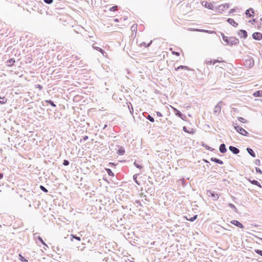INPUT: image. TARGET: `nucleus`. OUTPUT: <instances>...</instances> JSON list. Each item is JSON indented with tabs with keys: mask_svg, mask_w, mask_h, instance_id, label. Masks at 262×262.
Listing matches in <instances>:
<instances>
[{
	"mask_svg": "<svg viewBox=\"0 0 262 262\" xmlns=\"http://www.w3.org/2000/svg\"><path fill=\"white\" fill-rule=\"evenodd\" d=\"M236 130L240 134L247 136L248 135V133L247 131H246L245 129H244L243 127L239 125L235 126L234 127Z\"/></svg>",
	"mask_w": 262,
	"mask_h": 262,
	"instance_id": "f257e3e1",
	"label": "nucleus"
},
{
	"mask_svg": "<svg viewBox=\"0 0 262 262\" xmlns=\"http://www.w3.org/2000/svg\"><path fill=\"white\" fill-rule=\"evenodd\" d=\"M253 38L255 40H262V34L259 32H254L252 34Z\"/></svg>",
	"mask_w": 262,
	"mask_h": 262,
	"instance_id": "f03ea898",
	"label": "nucleus"
},
{
	"mask_svg": "<svg viewBox=\"0 0 262 262\" xmlns=\"http://www.w3.org/2000/svg\"><path fill=\"white\" fill-rule=\"evenodd\" d=\"M254 60L251 58H249L246 60L245 66L247 67L248 68H250L254 66Z\"/></svg>",
	"mask_w": 262,
	"mask_h": 262,
	"instance_id": "7ed1b4c3",
	"label": "nucleus"
},
{
	"mask_svg": "<svg viewBox=\"0 0 262 262\" xmlns=\"http://www.w3.org/2000/svg\"><path fill=\"white\" fill-rule=\"evenodd\" d=\"M207 194H210L214 200H217L219 198L218 194L213 191L208 190Z\"/></svg>",
	"mask_w": 262,
	"mask_h": 262,
	"instance_id": "20e7f679",
	"label": "nucleus"
},
{
	"mask_svg": "<svg viewBox=\"0 0 262 262\" xmlns=\"http://www.w3.org/2000/svg\"><path fill=\"white\" fill-rule=\"evenodd\" d=\"M230 223L232 224H233V225H235V226H237V227H239L240 228H244V226H243V224L242 223H241L239 222H238V221L232 220V221H231L230 222Z\"/></svg>",
	"mask_w": 262,
	"mask_h": 262,
	"instance_id": "39448f33",
	"label": "nucleus"
},
{
	"mask_svg": "<svg viewBox=\"0 0 262 262\" xmlns=\"http://www.w3.org/2000/svg\"><path fill=\"white\" fill-rule=\"evenodd\" d=\"M254 13V11L252 8H249V9L247 10L246 11V15L248 17H251L253 16V14Z\"/></svg>",
	"mask_w": 262,
	"mask_h": 262,
	"instance_id": "423d86ee",
	"label": "nucleus"
},
{
	"mask_svg": "<svg viewBox=\"0 0 262 262\" xmlns=\"http://www.w3.org/2000/svg\"><path fill=\"white\" fill-rule=\"evenodd\" d=\"M203 5L206 8H207L208 9L211 10H212L214 8L213 5L212 4L208 3L207 2H204L203 3Z\"/></svg>",
	"mask_w": 262,
	"mask_h": 262,
	"instance_id": "0eeeda50",
	"label": "nucleus"
},
{
	"mask_svg": "<svg viewBox=\"0 0 262 262\" xmlns=\"http://www.w3.org/2000/svg\"><path fill=\"white\" fill-rule=\"evenodd\" d=\"M227 21L230 25H231L232 26H234L235 27H236L238 26V24L236 22H235L234 20V19H232V18H228V20H227Z\"/></svg>",
	"mask_w": 262,
	"mask_h": 262,
	"instance_id": "6e6552de",
	"label": "nucleus"
},
{
	"mask_svg": "<svg viewBox=\"0 0 262 262\" xmlns=\"http://www.w3.org/2000/svg\"><path fill=\"white\" fill-rule=\"evenodd\" d=\"M229 149L230 150V151H231L232 152H233L235 154H237L239 152V149L238 148H237L236 147H234V146H230L229 147Z\"/></svg>",
	"mask_w": 262,
	"mask_h": 262,
	"instance_id": "1a4fd4ad",
	"label": "nucleus"
},
{
	"mask_svg": "<svg viewBox=\"0 0 262 262\" xmlns=\"http://www.w3.org/2000/svg\"><path fill=\"white\" fill-rule=\"evenodd\" d=\"M194 31H198V32H206L209 34H213L215 33L214 31H210V30H206L204 29H194Z\"/></svg>",
	"mask_w": 262,
	"mask_h": 262,
	"instance_id": "9d476101",
	"label": "nucleus"
},
{
	"mask_svg": "<svg viewBox=\"0 0 262 262\" xmlns=\"http://www.w3.org/2000/svg\"><path fill=\"white\" fill-rule=\"evenodd\" d=\"M253 96L255 97H262V90L257 91L253 94Z\"/></svg>",
	"mask_w": 262,
	"mask_h": 262,
	"instance_id": "9b49d317",
	"label": "nucleus"
},
{
	"mask_svg": "<svg viewBox=\"0 0 262 262\" xmlns=\"http://www.w3.org/2000/svg\"><path fill=\"white\" fill-rule=\"evenodd\" d=\"M8 66L10 67L13 66L15 63V60L14 58H11L7 61Z\"/></svg>",
	"mask_w": 262,
	"mask_h": 262,
	"instance_id": "f8f14e48",
	"label": "nucleus"
},
{
	"mask_svg": "<svg viewBox=\"0 0 262 262\" xmlns=\"http://www.w3.org/2000/svg\"><path fill=\"white\" fill-rule=\"evenodd\" d=\"M226 148L224 144H222L220 146V151L222 153H225L226 151Z\"/></svg>",
	"mask_w": 262,
	"mask_h": 262,
	"instance_id": "ddd939ff",
	"label": "nucleus"
},
{
	"mask_svg": "<svg viewBox=\"0 0 262 262\" xmlns=\"http://www.w3.org/2000/svg\"><path fill=\"white\" fill-rule=\"evenodd\" d=\"M7 102V99L5 97H1L0 96V104H6Z\"/></svg>",
	"mask_w": 262,
	"mask_h": 262,
	"instance_id": "4468645a",
	"label": "nucleus"
},
{
	"mask_svg": "<svg viewBox=\"0 0 262 262\" xmlns=\"http://www.w3.org/2000/svg\"><path fill=\"white\" fill-rule=\"evenodd\" d=\"M249 181L251 183H252V184H253V185H256V186H258L259 187H261V185L260 184V183H259L258 181H256V180H249Z\"/></svg>",
	"mask_w": 262,
	"mask_h": 262,
	"instance_id": "2eb2a0df",
	"label": "nucleus"
},
{
	"mask_svg": "<svg viewBox=\"0 0 262 262\" xmlns=\"http://www.w3.org/2000/svg\"><path fill=\"white\" fill-rule=\"evenodd\" d=\"M179 69H184L185 70H189V69L188 67L185 66H180L177 68L175 69L176 71H178Z\"/></svg>",
	"mask_w": 262,
	"mask_h": 262,
	"instance_id": "dca6fc26",
	"label": "nucleus"
},
{
	"mask_svg": "<svg viewBox=\"0 0 262 262\" xmlns=\"http://www.w3.org/2000/svg\"><path fill=\"white\" fill-rule=\"evenodd\" d=\"M247 150L250 155H251L253 157H255V154L251 148H248Z\"/></svg>",
	"mask_w": 262,
	"mask_h": 262,
	"instance_id": "f3484780",
	"label": "nucleus"
},
{
	"mask_svg": "<svg viewBox=\"0 0 262 262\" xmlns=\"http://www.w3.org/2000/svg\"><path fill=\"white\" fill-rule=\"evenodd\" d=\"M117 153L119 155H123L125 153V150L123 148H121L117 150Z\"/></svg>",
	"mask_w": 262,
	"mask_h": 262,
	"instance_id": "a211bd4d",
	"label": "nucleus"
},
{
	"mask_svg": "<svg viewBox=\"0 0 262 262\" xmlns=\"http://www.w3.org/2000/svg\"><path fill=\"white\" fill-rule=\"evenodd\" d=\"M211 160L217 163L220 164H222L223 163L222 161H221L220 159H216V158H214V159L211 158Z\"/></svg>",
	"mask_w": 262,
	"mask_h": 262,
	"instance_id": "6ab92c4d",
	"label": "nucleus"
},
{
	"mask_svg": "<svg viewBox=\"0 0 262 262\" xmlns=\"http://www.w3.org/2000/svg\"><path fill=\"white\" fill-rule=\"evenodd\" d=\"M241 34L243 35V37L244 38L247 37V32L245 30H240Z\"/></svg>",
	"mask_w": 262,
	"mask_h": 262,
	"instance_id": "aec40b11",
	"label": "nucleus"
},
{
	"mask_svg": "<svg viewBox=\"0 0 262 262\" xmlns=\"http://www.w3.org/2000/svg\"><path fill=\"white\" fill-rule=\"evenodd\" d=\"M105 170L106 171L108 174L110 176L114 177V174L112 170L109 168H106Z\"/></svg>",
	"mask_w": 262,
	"mask_h": 262,
	"instance_id": "412c9836",
	"label": "nucleus"
},
{
	"mask_svg": "<svg viewBox=\"0 0 262 262\" xmlns=\"http://www.w3.org/2000/svg\"><path fill=\"white\" fill-rule=\"evenodd\" d=\"M19 260L21 261V262H27L28 261V260L25 259L22 255L21 254H19Z\"/></svg>",
	"mask_w": 262,
	"mask_h": 262,
	"instance_id": "4be33fe9",
	"label": "nucleus"
},
{
	"mask_svg": "<svg viewBox=\"0 0 262 262\" xmlns=\"http://www.w3.org/2000/svg\"><path fill=\"white\" fill-rule=\"evenodd\" d=\"M137 27H138V25L137 24H134L133 25L132 27H131V29L133 31H137Z\"/></svg>",
	"mask_w": 262,
	"mask_h": 262,
	"instance_id": "5701e85b",
	"label": "nucleus"
},
{
	"mask_svg": "<svg viewBox=\"0 0 262 262\" xmlns=\"http://www.w3.org/2000/svg\"><path fill=\"white\" fill-rule=\"evenodd\" d=\"M45 101H46V102L50 104L51 106H52L53 107H55L56 106V105L54 103V102L50 100H46Z\"/></svg>",
	"mask_w": 262,
	"mask_h": 262,
	"instance_id": "b1692460",
	"label": "nucleus"
},
{
	"mask_svg": "<svg viewBox=\"0 0 262 262\" xmlns=\"http://www.w3.org/2000/svg\"><path fill=\"white\" fill-rule=\"evenodd\" d=\"M215 112H216L217 111L219 112H220L221 110V105H220L219 104H217L215 107Z\"/></svg>",
	"mask_w": 262,
	"mask_h": 262,
	"instance_id": "393cba45",
	"label": "nucleus"
},
{
	"mask_svg": "<svg viewBox=\"0 0 262 262\" xmlns=\"http://www.w3.org/2000/svg\"><path fill=\"white\" fill-rule=\"evenodd\" d=\"M172 108H173V110H174L175 111H176V112H177V113H176V115H177V116H179V117H181V116H182V113H181L179 111H178V110H177L176 108H174V107H172Z\"/></svg>",
	"mask_w": 262,
	"mask_h": 262,
	"instance_id": "a878e982",
	"label": "nucleus"
},
{
	"mask_svg": "<svg viewBox=\"0 0 262 262\" xmlns=\"http://www.w3.org/2000/svg\"><path fill=\"white\" fill-rule=\"evenodd\" d=\"M71 236L73 238H75V239L78 240V241H81V238L79 236H75V235H74L73 234H71Z\"/></svg>",
	"mask_w": 262,
	"mask_h": 262,
	"instance_id": "bb28decb",
	"label": "nucleus"
},
{
	"mask_svg": "<svg viewBox=\"0 0 262 262\" xmlns=\"http://www.w3.org/2000/svg\"><path fill=\"white\" fill-rule=\"evenodd\" d=\"M134 165L135 166L139 168V169H142L143 168V167L142 166H141L140 165H139L138 163H137L136 162H134Z\"/></svg>",
	"mask_w": 262,
	"mask_h": 262,
	"instance_id": "cd10ccee",
	"label": "nucleus"
},
{
	"mask_svg": "<svg viewBox=\"0 0 262 262\" xmlns=\"http://www.w3.org/2000/svg\"><path fill=\"white\" fill-rule=\"evenodd\" d=\"M197 217H198V215H194L193 217H191V218H190V219H187V218L186 219H187V220H188V221H194L195 219H196Z\"/></svg>",
	"mask_w": 262,
	"mask_h": 262,
	"instance_id": "c85d7f7f",
	"label": "nucleus"
},
{
	"mask_svg": "<svg viewBox=\"0 0 262 262\" xmlns=\"http://www.w3.org/2000/svg\"><path fill=\"white\" fill-rule=\"evenodd\" d=\"M117 6H113V7H111L110 9V10L111 11H115L117 10Z\"/></svg>",
	"mask_w": 262,
	"mask_h": 262,
	"instance_id": "c756f323",
	"label": "nucleus"
},
{
	"mask_svg": "<svg viewBox=\"0 0 262 262\" xmlns=\"http://www.w3.org/2000/svg\"><path fill=\"white\" fill-rule=\"evenodd\" d=\"M40 188L45 192H48V190L42 185L40 186Z\"/></svg>",
	"mask_w": 262,
	"mask_h": 262,
	"instance_id": "7c9ffc66",
	"label": "nucleus"
},
{
	"mask_svg": "<svg viewBox=\"0 0 262 262\" xmlns=\"http://www.w3.org/2000/svg\"><path fill=\"white\" fill-rule=\"evenodd\" d=\"M147 119L151 122H154V119L151 117L150 115H148L147 116Z\"/></svg>",
	"mask_w": 262,
	"mask_h": 262,
	"instance_id": "2f4dec72",
	"label": "nucleus"
},
{
	"mask_svg": "<svg viewBox=\"0 0 262 262\" xmlns=\"http://www.w3.org/2000/svg\"><path fill=\"white\" fill-rule=\"evenodd\" d=\"M255 252L256 253H257L258 254L260 255V256H262V250H255Z\"/></svg>",
	"mask_w": 262,
	"mask_h": 262,
	"instance_id": "473e14b6",
	"label": "nucleus"
},
{
	"mask_svg": "<svg viewBox=\"0 0 262 262\" xmlns=\"http://www.w3.org/2000/svg\"><path fill=\"white\" fill-rule=\"evenodd\" d=\"M53 0H44V2L50 4L53 3Z\"/></svg>",
	"mask_w": 262,
	"mask_h": 262,
	"instance_id": "72a5a7b5",
	"label": "nucleus"
},
{
	"mask_svg": "<svg viewBox=\"0 0 262 262\" xmlns=\"http://www.w3.org/2000/svg\"><path fill=\"white\" fill-rule=\"evenodd\" d=\"M69 161L68 160H65L63 161V164L64 165L67 166V165H69Z\"/></svg>",
	"mask_w": 262,
	"mask_h": 262,
	"instance_id": "f704fd0d",
	"label": "nucleus"
},
{
	"mask_svg": "<svg viewBox=\"0 0 262 262\" xmlns=\"http://www.w3.org/2000/svg\"><path fill=\"white\" fill-rule=\"evenodd\" d=\"M222 37H223V39L225 41L228 42L227 37L225 36L223 34H222Z\"/></svg>",
	"mask_w": 262,
	"mask_h": 262,
	"instance_id": "c9c22d12",
	"label": "nucleus"
},
{
	"mask_svg": "<svg viewBox=\"0 0 262 262\" xmlns=\"http://www.w3.org/2000/svg\"><path fill=\"white\" fill-rule=\"evenodd\" d=\"M256 171L257 172L259 173L260 174H262V171L260 169V168L256 167Z\"/></svg>",
	"mask_w": 262,
	"mask_h": 262,
	"instance_id": "e433bc0d",
	"label": "nucleus"
},
{
	"mask_svg": "<svg viewBox=\"0 0 262 262\" xmlns=\"http://www.w3.org/2000/svg\"><path fill=\"white\" fill-rule=\"evenodd\" d=\"M36 88L39 89L40 90L42 89V86L40 84L36 85Z\"/></svg>",
	"mask_w": 262,
	"mask_h": 262,
	"instance_id": "4c0bfd02",
	"label": "nucleus"
},
{
	"mask_svg": "<svg viewBox=\"0 0 262 262\" xmlns=\"http://www.w3.org/2000/svg\"><path fill=\"white\" fill-rule=\"evenodd\" d=\"M172 54L173 55H176V56H179L180 55V53L179 52H175V51H172Z\"/></svg>",
	"mask_w": 262,
	"mask_h": 262,
	"instance_id": "58836bf2",
	"label": "nucleus"
},
{
	"mask_svg": "<svg viewBox=\"0 0 262 262\" xmlns=\"http://www.w3.org/2000/svg\"><path fill=\"white\" fill-rule=\"evenodd\" d=\"M239 120L243 123L246 122V120L243 118H242V117H240L239 118Z\"/></svg>",
	"mask_w": 262,
	"mask_h": 262,
	"instance_id": "ea45409f",
	"label": "nucleus"
},
{
	"mask_svg": "<svg viewBox=\"0 0 262 262\" xmlns=\"http://www.w3.org/2000/svg\"><path fill=\"white\" fill-rule=\"evenodd\" d=\"M99 51L103 55H104V54H106L105 51L103 50L102 49H99Z\"/></svg>",
	"mask_w": 262,
	"mask_h": 262,
	"instance_id": "a19ab883",
	"label": "nucleus"
},
{
	"mask_svg": "<svg viewBox=\"0 0 262 262\" xmlns=\"http://www.w3.org/2000/svg\"><path fill=\"white\" fill-rule=\"evenodd\" d=\"M38 239L45 245H46V244L45 243V242H43V239H42L41 237H38Z\"/></svg>",
	"mask_w": 262,
	"mask_h": 262,
	"instance_id": "79ce46f5",
	"label": "nucleus"
},
{
	"mask_svg": "<svg viewBox=\"0 0 262 262\" xmlns=\"http://www.w3.org/2000/svg\"><path fill=\"white\" fill-rule=\"evenodd\" d=\"M157 115L158 116H159V117H162V114L160 112H157Z\"/></svg>",
	"mask_w": 262,
	"mask_h": 262,
	"instance_id": "37998d69",
	"label": "nucleus"
},
{
	"mask_svg": "<svg viewBox=\"0 0 262 262\" xmlns=\"http://www.w3.org/2000/svg\"><path fill=\"white\" fill-rule=\"evenodd\" d=\"M93 48H94L95 49L97 50L98 51H99V49H100L99 47H94V46H93Z\"/></svg>",
	"mask_w": 262,
	"mask_h": 262,
	"instance_id": "c03bdc74",
	"label": "nucleus"
},
{
	"mask_svg": "<svg viewBox=\"0 0 262 262\" xmlns=\"http://www.w3.org/2000/svg\"><path fill=\"white\" fill-rule=\"evenodd\" d=\"M183 130L185 132H187L188 133V132L187 130L186 129V127L185 126H184L183 127Z\"/></svg>",
	"mask_w": 262,
	"mask_h": 262,
	"instance_id": "a18cd8bd",
	"label": "nucleus"
},
{
	"mask_svg": "<svg viewBox=\"0 0 262 262\" xmlns=\"http://www.w3.org/2000/svg\"><path fill=\"white\" fill-rule=\"evenodd\" d=\"M3 178V174L0 172V180Z\"/></svg>",
	"mask_w": 262,
	"mask_h": 262,
	"instance_id": "49530a36",
	"label": "nucleus"
},
{
	"mask_svg": "<svg viewBox=\"0 0 262 262\" xmlns=\"http://www.w3.org/2000/svg\"><path fill=\"white\" fill-rule=\"evenodd\" d=\"M114 21L115 22H118V19L117 18H116V19H114Z\"/></svg>",
	"mask_w": 262,
	"mask_h": 262,
	"instance_id": "de8ad7c7",
	"label": "nucleus"
},
{
	"mask_svg": "<svg viewBox=\"0 0 262 262\" xmlns=\"http://www.w3.org/2000/svg\"><path fill=\"white\" fill-rule=\"evenodd\" d=\"M219 7H225V6L224 5H221V6H220Z\"/></svg>",
	"mask_w": 262,
	"mask_h": 262,
	"instance_id": "09e8293b",
	"label": "nucleus"
},
{
	"mask_svg": "<svg viewBox=\"0 0 262 262\" xmlns=\"http://www.w3.org/2000/svg\"><path fill=\"white\" fill-rule=\"evenodd\" d=\"M151 41H150V42H149V43L147 45V46H146V47H148V46H149V45H150V44L151 43Z\"/></svg>",
	"mask_w": 262,
	"mask_h": 262,
	"instance_id": "8fccbe9b",
	"label": "nucleus"
},
{
	"mask_svg": "<svg viewBox=\"0 0 262 262\" xmlns=\"http://www.w3.org/2000/svg\"><path fill=\"white\" fill-rule=\"evenodd\" d=\"M88 139V136H85L84 138V140H86Z\"/></svg>",
	"mask_w": 262,
	"mask_h": 262,
	"instance_id": "3c124183",
	"label": "nucleus"
}]
</instances>
